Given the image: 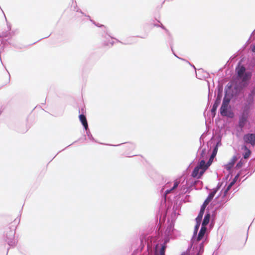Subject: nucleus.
<instances>
[{"label": "nucleus", "instance_id": "15", "mask_svg": "<svg viewBox=\"0 0 255 255\" xmlns=\"http://www.w3.org/2000/svg\"><path fill=\"white\" fill-rule=\"evenodd\" d=\"M195 221H196V225L194 227L193 234L192 239L191 240L190 245L188 248L187 251L190 250L192 247L193 246V244L195 243V239L196 236L197 235V233L198 232L200 226L201 225V221H197V220H195Z\"/></svg>", "mask_w": 255, "mask_h": 255}, {"label": "nucleus", "instance_id": "30", "mask_svg": "<svg viewBox=\"0 0 255 255\" xmlns=\"http://www.w3.org/2000/svg\"><path fill=\"white\" fill-rule=\"evenodd\" d=\"M223 180L226 181V185L224 187V188L222 189L223 191H225V192L228 193L229 191L230 190V189L232 188V187L236 183L235 180H232L228 185H227V180H226L225 179H223Z\"/></svg>", "mask_w": 255, "mask_h": 255}, {"label": "nucleus", "instance_id": "64", "mask_svg": "<svg viewBox=\"0 0 255 255\" xmlns=\"http://www.w3.org/2000/svg\"><path fill=\"white\" fill-rule=\"evenodd\" d=\"M137 251H134L133 252V253L131 254V255H136V253H137Z\"/></svg>", "mask_w": 255, "mask_h": 255}, {"label": "nucleus", "instance_id": "17", "mask_svg": "<svg viewBox=\"0 0 255 255\" xmlns=\"http://www.w3.org/2000/svg\"><path fill=\"white\" fill-rule=\"evenodd\" d=\"M178 204V202H176L174 203V204L172 208V212L171 214L170 217L168 218L167 219L168 222H169L170 221V220H171V222H175L176 218H177V213L176 210L179 209L180 208V207H179ZM177 215H179V214H177Z\"/></svg>", "mask_w": 255, "mask_h": 255}, {"label": "nucleus", "instance_id": "6", "mask_svg": "<svg viewBox=\"0 0 255 255\" xmlns=\"http://www.w3.org/2000/svg\"><path fill=\"white\" fill-rule=\"evenodd\" d=\"M250 117V113L242 111L239 117V121L238 124L236 125V129L238 132H241L243 131L244 128L249 123V118Z\"/></svg>", "mask_w": 255, "mask_h": 255}, {"label": "nucleus", "instance_id": "49", "mask_svg": "<svg viewBox=\"0 0 255 255\" xmlns=\"http://www.w3.org/2000/svg\"><path fill=\"white\" fill-rule=\"evenodd\" d=\"M252 73L250 72L246 71L245 70V73L243 77H247V78H251L252 77Z\"/></svg>", "mask_w": 255, "mask_h": 255}, {"label": "nucleus", "instance_id": "41", "mask_svg": "<svg viewBox=\"0 0 255 255\" xmlns=\"http://www.w3.org/2000/svg\"><path fill=\"white\" fill-rule=\"evenodd\" d=\"M167 246L160 244V248L159 249L160 255H165V250Z\"/></svg>", "mask_w": 255, "mask_h": 255}, {"label": "nucleus", "instance_id": "36", "mask_svg": "<svg viewBox=\"0 0 255 255\" xmlns=\"http://www.w3.org/2000/svg\"><path fill=\"white\" fill-rule=\"evenodd\" d=\"M217 93L216 97L222 98L223 94V86L222 84H219L217 87Z\"/></svg>", "mask_w": 255, "mask_h": 255}, {"label": "nucleus", "instance_id": "51", "mask_svg": "<svg viewBox=\"0 0 255 255\" xmlns=\"http://www.w3.org/2000/svg\"><path fill=\"white\" fill-rule=\"evenodd\" d=\"M237 60V59H236V57H231L229 59V60H228V62H229V61H230L231 62H235Z\"/></svg>", "mask_w": 255, "mask_h": 255}, {"label": "nucleus", "instance_id": "12", "mask_svg": "<svg viewBox=\"0 0 255 255\" xmlns=\"http://www.w3.org/2000/svg\"><path fill=\"white\" fill-rule=\"evenodd\" d=\"M186 187L184 185H183L182 186V187L181 188L180 192L177 194L175 197L177 198V201L178 202V200L180 201V202L177 205H178L179 207H181V203L182 202H190L189 198L190 197V195H186L184 197H183L184 195L185 194L184 193H182L183 189L184 188Z\"/></svg>", "mask_w": 255, "mask_h": 255}, {"label": "nucleus", "instance_id": "16", "mask_svg": "<svg viewBox=\"0 0 255 255\" xmlns=\"http://www.w3.org/2000/svg\"><path fill=\"white\" fill-rule=\"evenodd\" d=\"M13 34V32L8 31H2L0 32V42L1 44H5L6 42L9 39L10 37Z\"/></svg>", "mask_w": 255, "mask_h": 255}, {"label": "nucleus", "instance_id": "54", "mask_svg": "<svg viewBox=\"0 0 255 255\" xmlns=\"http://www.w3.org/2000/svg\"><path fill=\"white\" fill-rule=\"evenodd\" d=\"M77 11H79V12H81L82 14H83V15H84L85 16L87 17V18H88L89 19V20H90V19H91L90 16L89 15H86V14H85L82 12V11L81 10H80V9L79 10H77Z\"/></svg>", "mask_w": 255, "mask_h": 255}, {"label": "nucleus", "instance_id": "46", "mask_svg": "<svg viewBox=\"0 0 255 255\" xmlns=\"http://www.w3.org/2000/svg\"><path fill=\"white\" fill-rule=\"evenodd\" d=\"M208 82V89H209V92H208V102L211 100L212 95V92L210 91V83L209 81H207Z\"/></svg>", "mask_w": 255, "mask_h": 255}, {"label": "nucleus", "instance_id": "14", "mask_svg": "<svg viewBox=\"0 0 255 255\" xmlns=\"http://www.w3.org/2000/svg\"><path fill=\"white\" fill-rule=\"evenodd\" d=\"M237 159V156L236 155H234L233 156L232 158L227 164L224 165L225 168L228 171V174L227 176L223 177V179H225L226 180L228 179L230 174L231 173L232 168L234 166L235 161Z\"/></svg>", "mask_w": 255, "mask_h": 255}, {"label": "nucleus", "instance_id": "20", "mask_svg": "<svg viewBox=\"0 0 255 255\" xmlns=\"http://www.w3.org/2000/svg\"><path fill=\"white\" fill-rule=\"evenodd\" d=\"M150 237V236L147 237L146 236L143 235L142 237L140 238V252H141L145 247V245L147 244V250H148L149 248V245L148 243V238Z\"/></svg>", "mask_w": 255, "mask_h": 255}, {"label": "nucleus", "instance_id": "31", "mask_svg": "<svg viewBox=\"0 0 255 255\" xmlns=\"http://www.w3.org/2000/svg\"><path fill=\"white\" fill-rule=\"evenodd\" d=\"M223 180L226 181V185L224 187V188L222 189L223 191H225V192L228 193L229 191L230 190V189L232 188V187L236 183L235 180H232L228 185H227V180H226L225 179H223Z\"/></svg>", "mask_w": 255, "mask_h": 255}, {"label": "nucleus", "instance_id": "57", "mask_svg": "<svg viewBox=\"0 0 255 255\" xmlns=\"http://www.w3.org/2000/svg\"><path fill=\"white\" fill-rule=\"evenodd\" d=\"M160 247L159 244H156L155 246V249L156 251H157L158 250V248Z\"/></svg>", "mask_w": 255, "mask_h": 255}, {"label": "nucleus", "instance_id": "25", "mask_svg": "<svg viewBox=\"0 0 255 255\" xmlns=\"http://www.w3.org/2000/svg\"><path fill=\"white\" fill-rule=\"evenodd\" d=\"M232 100H233V98L229 95L227 92L225 91L224 97L221 105L231 106L230 103Z\"/></svg>", "mask_w": 255, "mask_h": 255}, {"label": "nucleus", "instance_id": "34", "mask_svg": "<svg viewBox=\"0 0 255 255\" xmlns=\"http://www.w3.org/2000/svg\"><path fill=\"white\" fill-rule=\"evenodd\" d=\"M215 157H212V156L211 155L208 161H207V162L206 163V165L205 166V167L204 168V169H203L202 171H200V175H203V174L204 173V172H205V171L208 169V168L211 165V164L213 162V159Z\"/></svg>", "mask_w": 255, "mask_h": 255}, {"label": "nucleus", "instance_id": "10", "mask_svg": "<svg viewBox=\"0 0 255 255\" xmlns=\"http://www.w3.org/2000/svg\"><path fill=\"white\" fill-rule=\"evenodd\" d=\"M206 165V163L204 159L200 160L198 164L194 168L192 173L191 176L192 177H198L200 178L202 175H200V171H202Z\"/></svg>", "mask_w": 255, "mask_h": 255}, {"label": "nucleus", "instance_id": "8", "mask_svg": "<svg viewBox=\"0 0 255 255\" xmlns=\"http://www.w3.org/2000/svg\"><path fill=\"white\" fill-rule=\"evenodd\" d=\"M96 26L99 27H103V33L102 34V36L105 38V40H104L103 44L105 46H112L114 45V41L110 40H109V38H111L112 39H116L118 42H121L123 44L124 43L120 41L119 40L116 39L115 38L112 37L111 35H110L108 33V30L107 28L103 24H99L98 23H97L96 24ZM127 43H124V44H126Z\"/></svg>", "mask_w": 255, "mask_h": 255}, {"label": "nucleus", "instance_id": "9", "mask_svg": "<svg viewBox=\"0 0 255 255\" xmlns=\"http://www.w3.org/2000/svg\"><path fill=\"white\" fill-rule=\"evenodd\" d=\"M219 113L221 116L232 119L234 117L235 114L231 106L221 105Z\"/></svg>", "mask_w": 255, "mask_h": 255}, {"label": "nucleus", "instance_id": "44", "mask_svg": "<svg viewBox=\"0 0 255 255\" xmlns=\"http://www.w3.org/2000/svg\"><path fill=\"white\" fill-rule=\"evenodd\" d=\"M205 135H205V133H203V134L201 135V136H200V146L199 148L198 149V151H199V150L200 149V148H202V146L203 145H202V140H203V138L205 137ZM204 144V142H203V144Z\"/></svg>", "mask_w": 255, "mask_h": 255}, {"label": "nucleus", "instance_id": "58", "mask_svg": "<svg viewBox=\"0 0 255 255\" xmlns=\"http://www.w3.org/2000/svg\"><path fill=\"white\" fill-rule=\"evenodd\" d=\"M187 61V62L189 64V65H190L191 67H193V68H194V69H195V71H196V67H195V66H194L193 64H192L190 63L189 62H188V61Z\"/></svg>", "mask_w": 255, "mask_h": 255}, {"label": "nucleus", "instance_id": "28", "mask_svg": "<svg viewBox=\"0 0 255 255\" xmlns=\"http://www.w3.org/2000/svg\"><path fill=\"white\" fill-rule=\"evenodd\" d=\"M211 216V213L209 211L208 208H207L202 225L207 226L209 223Z\"/></svg>", "mask_w": 255, "mask_h": 255}, {"label": "nucleus", "instance_id": "50", "mask_svg": "<svg viewBox=\"0 0 255 255\" xmlns=\"http://www.w3.org/2000/svg\"><path fill=\"white\" fill-rule=\"evenodd\" d=\"M179 182L177 180H175L174 181V184L173 187L171 188L173 190L174 189L176 188L179 185Z\"/></svg>", "mask_w": 255, "mask_h": 255}, {"label": "nucleus", "instance_id": "60", "mask_svg": "<svg viewBox=\"0 0 255 255\" xmlns=\"http://www.w3.org/2000/svg\"><path fill=\"white\" fill-rule=\"evenodd\" d=\"M218 254V249L214 251V252L213 253V255H217Z\"/></svg>", "mask_w": 255, "mask_h": 255}, {"label": "nucleus", "instance_id": "22", "mask_svg": "<svg viewBox=\"0 0 255 255\" xmlns=\"http://www.w3.org/2000/svg\"><path fill=\"white\" fill-rule=\"evenodd\" d=\"M245 70L246 68L245 66L240 62L238 63L236 67L235 72L239 77H243L245 73Z\"/></svg>", "mask_w": 255, "mask_h": 255}, {"label": "nucleus", "instance_id": "24", "mask_svg": "<svg viewBox=\"0 0 255 255\" xmlns=\"http://www.w3.org/2000/svg\"><path fill=\"white\" fill-rule=\"evenodd\" d=\"M122 144H125V149L127 151H132L135 148V145L132 142H125L117 145H112V146H120Z\"/></svg>", "mask_w": 255, "mask_h": 255}, {"label": "nucleus", "instance_id": "43", "mask_svg": "<svg viewBox=\"0 0 255 255\" xmlns=\"http://www.w3.org/2000/svg\"><path fill=\"white\" fill-rule=\"evenodd\" d=\"M244 161H243L242 159H241L239 161H238V162L237 163L236 165V168L237 169H239L240 168H241L243 164H244Z\"/></svg>", "mask_w": 255, "mask_h": 255}, {"label": "nucleus", "instance_id": "7", "mask_svg": "<svg viewBox=\"0 0 255 255\" xmlns=\"http://www.w3.org/2000/svg\"><path fill=\"white\" fill-rule=\"evenodd\" d=\"M255 88L252 89L249 93L246 98V102L242 108V111L250 113L252 107L255 103Z\"/></svg>", "mask_w": 255, "mask_h": 255}, {"label": "nucleus", "instance_id": "23", "mask_svg": "<svg viewBox=\"0 0 255 255\" xmlns=\"http://www.w3.org/2000/svg\"><path fill=\"white\" fill-rule=\"evenodd\" d=\"M82 114L79 115V118L80 122L81 123L83 128H88V124L87 122V120L86 119V116L84 114V110L83 109H81Z\"/></svg>", "mask_w": 255, "mask_h": 255}, {"label": "nucleus", "instance_id": "18", "mask_svg": "<svg viewBox=\"0 0 255 255\" xmlns=\"http://www.w3.org/2000/svg\"><path fill=\"white\" fill-rule=\"evenodd\" d=\"M196 76L199 79L206 80L209 78V74L203 69L200 68L198 69L197 72L196 71Z\"/></svg>", "mask_w": 255, "mask_h": 255}, {"label": "nucleus", "instance_id": "2", "mask_svg": "<svg viewBox=\"0 0 255 255\" xmlns=\"http://www.w3.org/2000/svg\"><path fill=\"white\" fill-rule=\"evenodd\" d=\"M173 191L171 188L166 189L164 193L161 195L160 204L159 206V211L161 214L166 217L172 206V202L170 198L167 197V195Z\"/></svg>", "mask_w": 255, "mask_h": 255}, {"label": "nucleus", "instance_id": "21", "mask_svg": "<svg viewBox=\"0 0 255 255\" xmlns=\"http://www.w3.org/2000/svg\"><path fill=\"white\" fill-rule=\"evenodd\" d=\"M150 237V236L147 237L146 236L143 235L142 237L140 238V252H141L145 247V245L147 244V250H148L149 248V245L148 243V238Z\"/></svg>", "mask_w": 255, "mask_h": 255}, {"label": "nucleus", "instance_id": "35", "mask_svg": "<svg viewBox=\"0 0 255 255\" xmlns=\"http://www.w3.org/2000/svg\"><path fill=\"white\" fill-rule=\"evenodd\" d=\"M216 194V191L212 190V191L209 193L207 197L205 200V202L209 203L212 200Z\"/></svg>", "mask_w": 255, "mask_h": 255}, {"label": "nucleus", "instance_id": "39", "mask_svg": "<svg viewBox=\"0 0 255 255\" xmlns=\"http://www.w3.org/2000/svg\"><path fill=\"white\" fill-rule=\"evenodd\" d=\"M86 131V134L88 136V138L92 141L93 142H96L95 138L93 137L92 134L91 133V132L90 131V129L89 128V127H88V128H84Z\"/></svg>", "mask_w": 255, "mask_h": 255}, {"label": "nucleus", "instance_id": "62", "mask_svg": "<svg viewBox=\"0 0 255 255\" xmlns=\"http://www.w3.org/2000/svg\"><path fill=\"white\" fill-rule=\"evenodd\" d=\"M7 28H8V30H7V31H10V30H11V26H10V25H7Z\"/></svg>", "mask_w": 255, "mask_h": 255}, {"label": "nucleus", "instance_id": "61", "mask_svg": "<svg viewBox=\"0 0 255 255\" xmlns=\"http://www.w3.org/2000/svg\"><path fill=\"white\" fill-rule=\"evenodd\" d=\"M212 143H213V142L211 141V140L208 141L207 142V146H209L210 145V146H211V144H212Z\"/></svg>", "mask_w": 255, "mask_h": 255}, {"label": "nucleus", "instance_id": "37", "mask_svg": "<svg viewBox=\"0 0 255 255\" xmlns=\"http://www.w3.org/2000/svg\"><path fill=\"white\" fill-rule=\"evenodd\" d=\"M174 237V235H166L164 234V242L161 245H165V246H167L166 244L169 242L170 239Z\"/></svg>", "mask_w": 255, "mask_h": 255}, {"label": "nucleus", "instance_id": "59", "mask_svg": "<svg viewBox=\"0 0 255 255\" xmlns=\"http://www.w3.org/2000/svg\"><path fill=\"white\" fill-rule=\"evenodd\" d=\"M239 176V174L238 173L234 177V178L233 180H235V182H236L237 179L238 178Z\"/></svg>", "mask_w": 255, "mask_h": 255}, {"label": "nucleus", "instance_id": "48", "mask_svg": "<svg viewBox=\"0 0 255 255\" xmlns=\"http://www.w3.org/2000/svg\"><path fill=\"white\" fill-rule=\"evenodd\" d=\"M208 204L209 203L208 202H205V201H204L202 205L201 206L200 210L205 211L206 208Z\"/></svg>", "mask_w": 255, "mask_h": 255}, {"label": "nucleus", "instance_id": "40", "mask_svg": "<svg viewBox=\"0 0 255 255\" xmlns=\"http://www.w3.org/2000/svg\"><path fill=\"white\" fill-rule=\"evenodd\" d=\"M204 213L205 211L200 210L198 215L196 218L195 220L202 221Z\"/></svg>", "mask_w": 255, "mask_h": 255}, {"label": "nucleus", "instance_id": "63", "mask_svg": "<svg viewBox=\"0 0 255 255\" xmlns=\"http://www.w3.org/2000/svg\"><path fill=\"white\" fill-rule=\"evenodd\" d=\"M90 21H91V22H92V23H93L95 25H96V23H96L94 20H92V19H90Z\"/></svg>", "mask_w": 255, "mask_h": 255}, {"label": "nucleus", "instance_id": "4", "mask_svg": "<svg viewBox=\"0 0 255 255\" xmlns=\"http://www.w3.org/2000/svg\"><path fill=\"white\" fill-rule=\"evenodd\" d=\"M199 179L200 178H198V177H193V179L187 180L186 182L187 187L183 188L182 193H190L193 189H195V190L201 189L203 187V183L202 181L199 180Z\"/></svg>", "mask_w": 255, "mask_h": 255}, {"label": "nucleus", "instance_id": "56", "mask_svg": "<svg viewBox=\"0 0 255 255\" xmlns=\"http://www.w3.org/2000/svg\"><path fill=\"white\" fill-rule=\"evenodd\" d=\"M217 153V151L213 150L212 154H211L212 157H215L216 156Z\"/></svg>", "mask_w": 255, "mask_h": 255}, {"label": "nucleus", "instance_id": "1", "mask_svg": "<svg viewBox=\"0 0 255 255\" xmlns=\"http://www.w3.org/2000/svg\"><path fill=\"white\" fill-rule=\"evenodd\" d=\"M207 228L206 226L201 225L198 234L195 237V243L193 246V255H202L204 251V246L209 241L208 237L205 236Z\"/></svg>", "mask_w": 255, "mask_h": 255}, {"label": "nucleus", "instance_id": "11", "mask_svg": "<svg viewBox=\"0 0 255 255\" xmlns=\"http://www.w3.org/2000/svg\"><path fill=\"white\" fill-rule=\"evenodd\" d=\"M230 199V195L228 193L221 190L218 196L215 199L217 203L220 204V206H223Z\"/></svg>", "mask_w": 255, "mask_h": 255}, {"label": "nucleus", "instance_id": "33", "mask_svg": "<svg viewBox=\"0 0 255 255\" xmlns=\"http://www.w3.org/2000/svg\"><path fill=\"white\" fill-rule=\"evenodd\" d=\"M223 180L226 181V185L224 187V188L222 189L223 191H225V192L228 193L229 191L230 190V189L232 188V187L236 183L235 180H232L228 185H227V180H226L225 179H223Z\"/></svg>", "mask_w": 255, "mask_h": 255}, {"label": "nucleus", "instance_id": "55", "mask_svg": "<svg viewBox=\"0 0 255 255\" xmlns=\"http://www.w3.org/2000/svg\"><path fill=\"white\" fill-rule=\"evenodd\" d=\"M124 155L126 156V157H133V156H135L136 155H130L129 153H128V152H126L124 154Z\"/></svg>", "mask_w": 255, "mask_h": 255}, {"label": "nucleus", "instance_id": "26", "mask_svg": "<svg viewBox=\"0 0 255 255\" xmlns=\"http://www.w3.org/2000/svg\"><path fill=\"white\" fill-rule=\"evenodd\" d=\"M174 226V222H171V223L168 225L167 228L166 229L164 234L174 235V232L175 230Z\"/></svg>", "mask_w": 255, "mask_h": 255}, {"label": "nucleus", "instance_id": "27", "mask_svg": "<svg viewBox=\"0 0 255 255\" xmlns=\"http://www.w3.org/2000/svg\"><path fill=\"white\" fill-rule=\"evenodd\" d=\"M241 149L244 150L242 154L243 158L245 159L248 158L251 154V150L246 144L242 145Z\"/></svg>", "mask_w": 255, "mask_h": 255}, {"label": "nucleus", "instance_id": "29", "mask_svg": "<svg viewBox=\"0 0 255 255\" xmlns=\"http://www.w3.org/2000/svg\"><path fill=\"white\" fill-rule=\"evenodd\" d=\"M166 33L167 35L166 40V43L170 45L171 51H173V38L169 30H166Z\"/></svg>", "mask_w": 255, "mask_h": 255}, {"label": "nucleus", "instance_id": "45", "mask_svg": "<svg viewBox=\"0 0 255 255\" xmlns=\"http://www.w3.org/2000/svg\"><path fill=\"white\" fill-rule=\"evenodd\" d=\"M206 154V148H204L202 149L200 153V158H204Z\"/></svg>", "mask_w": 255, "mask_h": 255}, {"label": "nucleus", "instance_id": "47", "mask_svg": "<svg viewBox=\"0 0 255 255\" xmlns=\"http://www.w3.org/2000/svg\"><path fill=\"white\" fill-rule=\"evenodd\" d=\"M154 26L157 27H161L162 29L164 30L166 32V30H168L162 23H160V24L154 23L153 24Z\"/></svg>", "mask_w": 255, "mask_h": 255}, {"label": "nucleus", "instance_id": "38", "mask_svg": "<svg viewBox=\"0 0 255 255\" xmlns=\"http://www.w3.org/2000/svg\"><path fill=\"white\" fill-rule=\"evenodd\" d=\"M222 144L221 139H218L216 143H214L213 145V150L218 152V147Z\"/></svg>", "mask_w": 255, "mask_h": 255}, {"label": "nucleus", "instance_id": "52", "mask_svg": "<svg viewBox=\"0 0 255 255\" xmlns=\"http://www.w3.org/2000/svg\"><path fill=\"white\" fill-rule=\"evenodd\" d=\"M28 130V129L26 128L25 129L23 130H21L20 129H17V131L21 133H25Z\"/></svg>", "mask_w": 255, "mask_h": 255}, {"label": "nucleus", "instance_id": "19", "mask_svg": "<svg viewBox=\"0 0 255 255\" xmlns=\"http://www.w3.org/2000/svg\"><path fill=\"white\" fill-rule=\"evenodd\" d=\"M222 98L216 97L214 103L211 109L212 116L214 118L216 116L217 109L221 103Z\"/></svg>", "mask_w": 255, "mask_h": 255}, {"label": "nucleus", "instance_id": "53", "mask_svg": "<svg viewBox=\"0 0 255 255\" xmlns=\"http://www.w3.org/2000/svg\"><path fill=\"white\" fill-rule=\"evenodd\" d=\"M172 53H173V55H174L176 57H177V58L180 59H181V60H183V61H186L185 59H183V58H180V57H179L176 55V54H175V53L174 52V50H173V51H172Z\"/></svg>", "mask_w": 255, "mask_h": 255}, {"label": "nucleus", "instance_id": "5", "mask_svg": "<svg viewBox=\"0 0 255 255\" xmlns=\"http://www.w3.org/2000/svg\"><path fill=\"white\" fill-rule=\"evenodd\" d=\"M15 230L14 226L9 227L5 229L4 233V240L10 247L15 246L16 243L15 239Z\"/></svg>", "mask_w": 255, "mask_h": 255}, {"label": "nucleus", "instance_id": "13", "mask_svg": "<svg viewBox=\"0 0 255 255\" xmlns=\"http://www.w3.org/2000/svg\"><path fill=\"white\" fill-rule=\"evenodd\" d=\"M243 140L245 144H250L254 147L255 146V132L245 134L243 136Z\"/></svg>", "mask_w": 255, "mask_h": 255}, {"label": "nucleus", "instance_id": "3", "mask_svg": "<svg viewBox=\"0 0 255 255\" xmlns=\"http://www.w3.org/2000/svg\"><path fill=\"white\" fill-rule=\"evenodd\" d=\"M243 85L239 82H229L225 87V91L233 98V100H237L243 93Z\"/></svg>", "mask_w": 255, "mask_h": 255}, {"label": "nucleus", "instance_id": "32", "mask_svg": "<svg viewBox=\"0 0 255 255\" xmlns=\"http://www.w3.org/2000/svg\"><path fill=\"white\" fill-rule=\"evenodd\" d=\"M223 180L226 181V185L224 187V188L222 189L223 191H225V192L228 193L229 191L230 190V189L232 188V187L236 183L235 180H232L228 185H227V180H226L225 179H223Z\"/></svg>", "mask_w": 255, "mask_h": 255}, {"label": "nucleus", "instance_id": "42", "mask_svg": "<svg viewBox=\"0 0 255 255\" xmlns=\"http://www.w3.org/2000/svg\"><path fill=\"white\" fill-rule=\"evenodd\" d=\"M224 181H225L224 180V181H222V182H219L218 183V184H217V185L216 187L215 188L213 189L212 190H215V191H216V193H217V191H218V190H219L221 188V187L222 186V185H223V183H224Z\"/></svg>", "mask_w": 255, "mask_h": 255}]
</instances>
